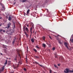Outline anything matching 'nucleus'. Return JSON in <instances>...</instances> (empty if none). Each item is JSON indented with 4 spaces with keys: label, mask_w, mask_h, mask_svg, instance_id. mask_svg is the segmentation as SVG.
<instances>
[{
    "label": "nucleus",
    "mask_w": 73,
    "mask_h": 73,
    "mask_svg": "<svg viewBox=\"0 0 73 73\" xmlns=\"http://www.w3.org/2000/svg\"><path fill=\"white\" fill-rule=\"evenodd\" d=\"M42 46H43V48H46V44L43 43L42 44Z\"/></svg>",
    "instance_id": "7"
},
{
    "label": "nucleus",
    "mask_w": 73,
    "mask_h": 73,
    "mask_svg": "<svg viewBox=\"0 0 73 73\" xmlns=\"http://www.w3.org/2000/svg\"><path fill=\"white\" fill-rule=\"evenodd\" d=\"M56 36V37H58V36H59V35H57Z\"/></svg>",
    "instance_id": "38"
},
{
    "label": "nucleus",
    "mask_w": 73,
    "mask_h": 73,
    "mask_svg": "<svg viewBox=\"0 0 73 73\" xmlns=\"http://www.w3.org/2000/svg\"><path fill=\"white\" fill-rule=\"evenodd\" d=\"M7 60H6L4 64V65H7Z\"/></svg>",
    "instance_id": "16"
},
{
    "label": "nucleus",
    "mask_w": 73,
    "mask_h": 73,
    "mask_svg": "<svg viewBox=\"0 0 73 73\" xmlns=\"http://www.w3.org/2000/svg\"><path fill=\"white\" fill-rule=\"evenodd\" d=\"M1 25H2L0 24V27L1 26Z\"/></svg>",
    "instance_id": "40"
},
{
    "label": "nucleus",
    "mask_w": 73,
    "mask_h": 73,
    "mask_svg": "<svg viewBox=\"0 0 73 73\" xmlns=\"http://www.w3.org/2000/svg\"><path fill=\"white\" fill-rule=\"evenodd\" d=\"M50 73H52V70H50Z\"/></svg>",
    "instance_id": "34"
},
{
    "label": "nucleus",
    "mask_w": 73,
    "mask_h": 73,
    "mask_svg": "<svg viewBox=\"0 0 73 73\" xmlns=\"http://www.w3.org/2000/svg\"><path fill=\"white\" fill-rule=\"evenodd\" d=\"M8 20L9 21H11V20H12V17H11V16H9V17Z\"/></svg>",
    "instance_id": "8"
},
{
    "label": "nucleus",
    "mask_w": 73,
    "mask_h": 73,
    "mask_svg": "<svg viewBox=\"0 0 73 73\" xmlns=\"http://www.w3.org/2000/svg\"><path fill=\"white\" fill-rule=\"evenodd\" d=\"M70 70H69V69L66 68L64 71V72L66 73H72L73 72L72 71Z\"/></svg>",
    "instance_id": "1"
},
{
    "label": "nucleus",
    "mask_w": 73,
    "mask_h": 73,
    "mask_svg": "<svg viewBox=\"0 0 73 73\" xmlns=\"http://www.w3.org/2000/svg\"><path fill=\"white\" fill-rule=\"evenodd\" d=\"M13 67H14V69H16V68H17V67H18V66L15 67V66L14 65H13Z\"/></svg>",
    "instance_id": "22"
},
{
    "label": "nucleus",
    "mask_w": 73,
    "mask_h": 73,
    "mask_svg": "<svg viewBox=\"0 0 73 73\" xmlns=\"http://www.w3.org/2000/svg\"><path fill=\"white\" fill-rule=\"evenodd\" d=\"M3 32L4 33H5V30H3Z\"/></svg>",
    "instance_id": "35"
},
{
    "label": "nucleus",
    "mask_w": 73,
    "mask_h": 73,
    "mask_svg": "<svg viewBox=\"0 0 73 73\" xmlns=\"http://www.w3.org/2000/svg\"><path fill=\"white\" fill-rule=\"evenodd\" d=\"M1 55H3V54L1 53Z\"/></svg>",
    "instance_id": "39"
},
{
    "label": "nucleus",
    "mask_w": 73,
    "mask_h": 73,
    "mask_svg": "<svg viewBox=\"0 0 73 73\" xmlns=\"http://www.w3.org/2000/svg\"><path fill=\"white\" fill-rule=\"evenodd\" d=\"M30 11V10L29 9L27 11V15H28V14H29V13Z\"/></svg>",
    "instance_id": "13"
},
{
    "label": "nucleus",
    "mask_w": 73,
    "mask_h": 73,
    "mask_svg": "<svg viewBox=\"0 0 73 73\" xmlns=\"http://www.w3.org/2000/svg\"><path fill=\"white\" fill-rule=\"evenodd\" d=\"M28 47H27V48H28Z\"/></svg>",
    "instance_id": "55"
},
{
    "label": "nucleus",
    "mask_w": 73,
    "mask_h": 73,
    "mask_svg": "<svg viewBox=\"0 0 73 73\" xmlns=\"http://www.w3.org/2000/svg\"><path fill=\"white\" fill-rule=\"evenodd\" d=\"M1 36H0V39H1Z\"/></svg>",
    "instance_id": "45"
},
{
    "label": "nucleus",
    "mask_w": 73,
    "mask_h": 73,
    "mask_svg": "<svg viewBox=\"0 0 73 73\" xmlns=\"http://www.w3.org/2000/svg\"><path fill=\"white\" fill-rule=\"evenodd\" d=\"M36 47L38 49H39L40 48V47H38L37 45H36Z\"/></svg>",
    "instance_id": "26"
},
{
    "label": "nucleus",
    "mask_w": 73,
    "mask_h": 73,
    "mask_svg": "<svg viewBox=\"0 0 73 73\" xmlns=\"http://www.w3.org/2000/svg\"><path fill=\"white\" fill-rule=\"evenodd\" d=\"M2 19V18H1V17H0V19Z\"/></svg>",
    "instance_id": "42"
},
{
    "label": "nucleus",
    "mask_w": 73,
    "mask_h": 73,
    "mask_svg": "<svg viewBox=\"0 0 73 73\" xmlns=\"http://www.w3.org/2000/svg\"><path fill=\"white\" fill-rule=\"evenodd\" d=\"M4 69V66H3L2 67V69H1L0 71L1 72H2V71H3Z\"/></svg>",
    "instance_id": "6"
},
{
    "label": "nucleus",
    "mask_w": 73,
    "mask_h": 73,
    "mask_svg": "<svg viewBox=\"0 0 73 73\" xmlns=\"http://www.w3.org/2000/svg\"><path fill=\"white\" fill-rule=\"evenodd\" d=\"M25 34V35L27 37H28V35H27V33L25 32H24Z\"/></svg>",
    "instance_id": "12"
},
{
    "label": "nucleus",
    "mask_w": 73,
    "mask_h": 73,
    "mask_svg": "<svg viewBox=\"0 0 73 73\" xmlns=\"http://www.w3.org/2000/svg\"><path fill=\"white\" fill-rule=\"evenodd\" d=\"M10 73H13V72H11Z\"/></svg>",
    "instance_id": "41"
},
{
    "label": "nucleus",
    "mask_w": 73,
    "mask_h": 73,
    "mask_svg": "<svg viewBox=\"0 0 73 73\" xmlns=\"http://www.w3.org/2000/svg\"><path fill=\"white\" fill-rule=\"evenodd\" d=\"M32 28L31 27L30 29V32L31 33H32Z\"/></svg>",
    "instance_id": "23"
},
{
    "label": "nucleus",
    "mask_w": 73,
    "mask_h": 73,
    "mask_svg": "<svg viewBox=\"0 0 73 73\" xmlns=\"http://www.w3.org/2000/svg\"><path fill=\"white\" fill-rule=\"evenodd\" d=\"M13 28H15L16 27L15 26V23H13Z\"/></svg>",
    "instance_id": "15"
},
{
    "label": "nucleus",
    "mask_w": 73,
    "mask_h": 73,
    "mask_svg": "<svg viewBox=\"0 0 73 73\" xmlns=\"http://www.w3.org/2000/svg\"><path fill=\"white\" fill-rule=\"evenodd\" d=\"M14 60H17V58L16 57L14 58Z\"/></svg>",
    "instance_id": "29"
},
{
    "label": "nucleus",
    "mask_w": 73,
    "mask_h": 73,
    "mask_svg": "<svg viewBox=\"0 0 73 73\" xmlns=\"http://www.w3.org/2000/svg\"><path fill=\"white\" fill-rule=\"evenodd\" d=\"M26 61H27V59H26Z\"/></svg>",
    "instance_id": "52"
},
{
    "label": "nucleus",
    "mask_w": 73,
    "mask_h": 73,
    "mask_svg": "<svg viewBox=\"0 0 73 73\" xmlns=\"http://www.w3.org/2000/svg\"><path fill=\"white\" fill-rule=\"evenodd\" d=\"M34 57L35 58H36V59L37 58H39V56H34Z\"/></svg>",
    "instance_id": "10"
},
{
    "label": "nucleus",
    "mask_w": 73,
    "mask_h": 73,
    "mask_svg": "<svg viewBox=\"0 0 73 73\" xmlns=\"http://www.w3.org/2000/svg\"><path fill=\"white\" fill-rule=\"evenodd\" d=\"M31 41L32 42H34V39H33V38H31Z\"/></svg>",
    "instance_id": "17"
},
{
    "label": "nucleus",
    "mask_w": 73,
    "mask_h": 73,
    "mask_svg": "<svg viewBox=\"0 0 73 73\" xmlns=\"http://www.w3.org/2000/svg\"><path fill=\"white\" fill-rule=\"evenodd\" d=\"M31 37V36H30V37Z\"/></svg>",
    "instance_id": "57"
},
{
    "label": "nucleus",
    "mask_w": 73,
    "mask_h": 73,
    "mask_svg": "<svg viewBox=\"0 0 73 73\" xmlns=\"http://www.w3.org/2000/svg\"><path fill=\"white\" fill-rule=\"evenodd\" d=\"M24 70L25 71H26V70H27V69H26V68H24Z\"/></svg>",
    "instance_id": "30"
},
{
    "label": "nucleus",
    "mask_w": 73,
    "mask_h": 73,
    "mask_svg": "<svg viewBox=\"0 0 73 73\" xmlns=\"http://www.w3.org/2000/svg\"><path fill=\"white\" fill-rule=\"evenodd\" d=\"M55 37H56V38L57 40H58V39H59V38H58V37H57V36H55Z\"/></svg>",
    "instance_id": "24"
},
{
    "label": "nucleus",
    "mask_w": 73,
    "mask_h": 73,
    "mask_svg": "<svg viewBox=\"0 0 73 73\" xmlns=\"http://www.w3.org/2000/svg\"><path fill=\"white\" fill-rule=\"evenodd\" d=\"M11 24V23L10 22L8 23L7 24V27H5V28H9L10 27V25Z\"/></svg>",
    "instance_id": "4"
},
{
    "label": "nucleus",
    "mask_w": 73,
    "mask_h": 73,
    "mask_svg": "<svg viewBox=\"0 0 73 73\" xmlns=\"http://www.w3.org/2000/svg\"><path fill=\"white\" fill-rule=\"evenodd\" d=\"M71 39H70V41H71Z\"/></svg>",
    "instance_id": "46"
},
{
    "label": "nucleus",
    "mask_w": 73,
    "mask_h": 73,
    "mask_svg": "<svg viewBox=\"0 0 73 73\" xmlns=\"http://www.w3.org/2000/svg\"><path fill=\"white\" fill-rule=\"evenodd\" d=\"M54 55H55V56H57V53H55L54 54Z\"/></svg>",
    "instance_id": "32"
},
{
    "label": "nucleus",
    "mask_w": 73,
    "mask_h": 73,
    "mask_svg": "<svg viewBox=\"0 0 73 73\" xmlns=\"http://www.w3.org/2000/svg\"><path fill=\"white\" fill-rule=\"evenodd\" d=\"M14 4H15V3H14Z\"/></svg>",
    "instance_id": "49"
},
{
    "label": "nucleus",
    "mask_w": 73,
    "mask_h": 73,
    "mask_svg": "<svg viewBox=\"0 0 73 73\" xmlns=\"http://www.w3.org/2000/svg\"><path fill=\"white\" fill-rule=\"evenodd\" d=\"M3 31V30L2 29H0V32H1V31Z\"/></svg>",
    "instance_id": "36"
},
{
    "label": "nucleus",
    "mask_w": 73,
    "mask_h": 73,
    "mask_svg": "<svg viewBox=\"0 0 73 73\" xmlns=\"http://www.w3.org/2000/svg\"><path fill=\"white\" fill-rule=\"evenodd\" d=\"M72 73H73V70H72Z\"/></svg>",
    "instance_id": "51"
},
{
    "label": "nucleus",
    "mask_w": 73,
    "mask_h": 73,
    "mask_svg": "<svg viewBox=\"0 0 73 73\" xmlns=\"http://www.w3.org/2000/svg\"><path fill=\"white\" fill-rule=\"evenodd\" d=\"M26 15H28L27 14H26Z\"/></svg>",
    "instance_id": "56"
},
{
    "label": "nucleus",
    "mask_w": 73,
    "mask_h": 73,
    "mask_svg": "<svg viewBox=\"0 0 73 73\" xmlns=\"http://www.w3.org/2000/svg\"><path fill=\"white\" fill-rule=\"evenodd\" d=\"M26 1H27V0H23L22 1L23 3H25V2H26Z\"/></svg>",
    "instance_id": "20"
},
{
    "label": "nucleus",
    "mask_w": 73,
    "mask_h": 73,
    "mask_svg": "<svg viewBox=\"0 0 73 73\" xmlns=\"http://www.w3.org/2000/svg\"><path fill=\"white\" fill-rule=\"evenodd\" d=\"M27 27H28V25H27Z\"/></svg>",
    "instance_id": "54"
},
{
    "label": "nucleus",
    "mask_w": 73,
    "mask_h": 73,
    "mask_svg": "<svg viewBox=\"0 0 73 73\" xmlns=\"http://www.w3.org/2000/svg\"><path fill=\"white\" fill-rule=\"evenodd\" d=\"M46 9L47 11H48V9Z\"/></svg>",
    "instance_id": "44"
},
{
    "label": "nucleus",
    "mask_w": 73,
    "mask_h": 73,
    "mask_svg": "<svg viewBox=\"0 0 73 73\" xmlns=\"http://www.w3.org/2000/svg\"><path fill=\"white\" fill-rule=\"evenodd\" d=\"M33 50H34V51H35V52H37V50L35 48H34L33 49Z\"/></svg>",
    "instance_id": "21"
},
{
    "label": "nucleus",
    "mask_w": 73,
    "mask_h": 73,
    "mask_svg": "<svg viewBox=\"0 0 73 73\" xmlns=\"http://www.w3.org/2000/svg\"><path fill=\"white\" fill-rule=\"evenodd\" d=\"M42 38H43V40H45V37H44V36Z\"/></svg>",
    "instance_id": "28"
},
{
    "label": "nucleus",
    "mask_w": 73,
    "mask_h": 73,
    "mask_svg": "<svg viewBox=\"0 0 73 73\" xmlns=\"http://www.w3.org/2000/svg\"><path fill=\"white\" fill-rule=\"evenodd\" d=\"M35 63H36V64H38V65H40V66H41V67H43V66L42 65H41L40 64H39L38 63H37V62L35 61Z\"/></svg>",
    "instance_id": "9"
},
{
    "label": "nucleus",
    "mask_w": 73,
    "mask_h": 73,
    "mask_svg": "<svg viewBox=\"0 0 73 73\" xmlns=\"http://www.w3.org/2000/svg\"><path fill=\"white\" fill-rule=\"evenodd\" d=\"M16 37H15L13 39V45H14V43H15V40H16Z\"/></svg>",
    "instance_id": "5"
},
{
    "label": "nucleus",
    "mask_w": 73,
    "mask_h": 73,
    "mask_svg": "<svg viewBox=\"0 0 73 73\" xmlns=\"http://www.w3.org/2000/svg\"><path fill=\"white\" fill-rule=\"evenodd\" d=\"M64 45L66 48H67L68 49H69V47H68V46H69V44L67 42H64Z\"/></svg>",
    "instance_id": "2"
},
{
    "label": "nucleus",
    "mask_w": 73,
    "mask_h": 73,
    "mask_svg": "<svg viewBox=\"0 0 73 73\" xmlns=\"http://www.w3.org/2000/svg\"><path fill=\"white\" fill-rule=\"evenodd\" d=\"M22 60L21 59V60H20V61H19V63L20 64H22Z\"/></svg>",
    "instance_id": "11"
},
{
    "label": "nucleus",
    "mask_w": 73,
    "mask_h": 73,
    "mask_svg": "<svg viewBox=\"0 0 73 73\" xmlns=\"http://www.w3.org/2000/svg\"><path fill=\"white\" fill-rule=\"evenodd\" d=\"M5 53H7V52L6 51H5Z\"/></svg>",
    "instance_id": "43"
},
{
    "label": "nucleus",
    "mask_w": 73,
    "mask_h": 73,
    "mask_svg": "<svg viewBox=\"0 0 73 73\" xmlns=\"http://www.w3.org/2000/svg\"><path fill=\"white\" fill-rule=\"evenodd\" d=\"M54 73H56V72H54Z\"/></svg>",
    "instance_id": "48"
},
{
    "label": "nucleus",
    "mask_w": 73,
    "mask_h": 73,
    "mask_svg": "<svg viewBox=\"0 0 73 73\" xmlns=\"http://www.w3.org/2000/svg\"><path fill=\"white\" fill-rule=\"evenodd\" d=\"M34 64H35V62H33Z\"/></svg>",
    "instance_id": "53"
},
{
    "label": "nucleus",
    "mask_w": 73,
    "mask_h": 73,
    "mask_svg": "<svg viewBox=\"0 0 73 73\" xmlns=\"http://www.w3.org/2000/svg\"><path fill=\"white\" fill-rule=\"evenodd\" d=\"M58 66H60V64H58Z\"/></svg>",
    "instance_id": "47"
},
{
    "label": "nucleus",
    "mask_w": 73,
    "mask_h": 73,
    "mask_svg": "<svg viewBox=\"0 0 73 73\" xmlns=\"http://www.w3.org/2000/svg\"><path fill=\"white\" fill-rule=\"evenodd\" d=\"M54 57L55 58H57V55H55Z\"/></svg>",
    "instance_id": "31"
},
{
    "label": "nucleus",
    "mask_w": 73,
    "mask_h": 73,
    "mask_svg": "<svg viewBox=\"0 0 73 73\" xmlns=\"http://www.w3.org/2000/svg\"><path fill=\"white\" fill-rule=\"evenodd\" d=\"M24 29H25V28L24 27Z\"/></svg>",
    "instance_id": "50"
},
{
    "label": "nucleus",
    "mask_w": 73,
    "mask_h": 73,
    "mask_svg": "<svg viewBox=\"0 0 73 73\" xmlns=\"http://www.w3.org/2000/svg\"><path fill=\"white\" fill-rule=\"evenodd\" d=\"M26 31L27 32H28V28H26Z\"/></svg>",
    "instance_id": "18"
},
{
    "label": "nucleus",
    "mask_w": 73,
    "mask_h": 73,
    "mask_svg": "<svg viewBox=\"0 0 73 73\" xmlns=\"http://www.w3.org/2000/svg\"><path fill=\"white\" fill-rule=\"evenodd\" d=\"M54 67H55V68H57V66H56V65H54Z\"/></svg>",
    "instance_id": "33"
},
{
    "label": "nucleus",
    "mask_w": 73,
    "mask_h": 73,
    "mask_svg": "<svg viewBox=\"0 0 73 73\" xmlns=\"http://www.w3.org/2000/svg\"><path fill=\"white\" fill-rule=\"evenodd\" d=\"M49 38H50L51 40H52V38H51V37H50V36H49Z\"/></svg>",
    "instance_id": "37"
},
{
    "label": "nucleus",
    "mask_w": 73,
    "mask_h": 73,
    "mask_svg": "<svg viewBox=\"0 0 73 73\" xmlns=\"http://www.w3.org/2000/svg\"><path fill=\"white\" fill-rule=\"evenodd\" d=\"M55 49H56V48H55V47H53L52 48V50H55Z\"/></svg>",
    "instance_id": "25"
},
{
    "label": "nucleus",
    "mask_w": 73,
    "mask_h": 73,
    "mask_svg": "<svg viewBox=\"0 0 73 73\" xmlns=\"http://www.w3.org/2000/svg\"><path fill=\"white\" fill-rule=\"evenodd\" d=\"M59 43L60 44H61V45H62V43L61 42V41L59 40Z\"/></svg>",
    "instance_id": "19"
},
{
    "label": "nucleus",
    "mask_w": 73,
    "mask_h": 73,
    "mask_svg": "<svg viewBox=\"0 0 73 73\" xmlns=\"http://www.w3.org/2000/svg\"><path fill=\"white\" fill-rule=\"evenodd\" d=\"M3 9L4 10L5 9V7L4 6H3Z\"/></svg>",
    "instance_id": "27"
},
{
    "label": "nucleus",
    "mask_w": 73,
    "mask_h": 73,
    "mask_svg": "<svg viewBox=\"0 0 73 73\" xmlns=\"http://www.w3.org/2000/svg\"><path fill=\"white\" fill-rule=\"evenodd\" d=\"M17 53L18 55L19 56L20 59H21V56H20V50H17Z\"/></svg>",
    "instance_id": "3"
},
{
    "label": "nucleus",
    "mask_w": 73,
    "mask_h": 73,
    "mask_svg": "<svg viewBox=\"0 0 73 73\" xmlns=\"http://www.w3.org/2000/svg\"><path fill=\"white\" fill-rule=\"evenodd\" d=\"M3 47L4 48H6V49H7V47H6V46L4 45H3Z\"/></svg>",
    "instance_id": "14"
}]
</instances>
